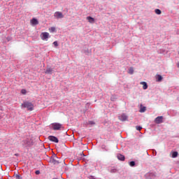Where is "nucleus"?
<instances>
[{
	"instance_id": "39448f33",
	"label": "nucleus",
	"mask_w": 179,
	"mask_h": 179,
	"mask_svg": "<svg viewBox=\"0 0 179 179\" xmlns=\"http://www.w3.org/2000/svg\"><path fill=\"white\" fill-rule=\"evenodd\" d=\"M41 37L42 40H45L47 41V40L50 38V34L48 32H43L41 34Z\"/></svg>"
},
{
	"instance_id": "6e6552de",
	"label": "nucleus",
	"mask_w": 179,
	"mask_h": 179,
	"mask_svg": "<svg viewBox=\"0 0 179 179\" xmlns=\"http://www.w3.org/2000/svg\"><path fill=\"white\" fill-rule=\"evenodd\" d=\"M48 139H49V141H51L52 142H55V143H58L59 142L58 138L54 136H49L48 137Z\"/></svg>"
},
{
	"instance_id": "bb28decb",
	"label": "nucleus",
	"mask_w": 179,
	"mask_h": 179,
	"mask_svg": "<svg viewBox=\"0 0 179 179\" xmlns=\"http://www.w3.org/2000/svg\"><path fill=\"white\" fill-rule=\"evenodd\" d=\"M21 93L22 94H26V90H22Z\"/></svg>"
},
{
	"instance_id": "a878e982",
	"label": "nucleus",
	"mask_w": 179,
	"mask_h": 179,
	"mask_svg": "<svg viewBox=\"0 0 179 179\" xmlns=\"http://www.w3.org/2000/svg\"><path fill=\"white\" fill-rule=\"evenodd\" d=\"M88 124H89L90 125H94V122H93V121H90V122H88Z\"/></svg>"
},
{
	"instance_id": "ddd939ff",
	"label": "nucleus",
	"mask_w": 179,
	"mask_h": 179,
	"mask_svg": "<svg viewBox=\"0 0 179 179\" xmlns=\"http://www.w3.org/2000/svg\"><path fill=\"white\" fill-rule=\"evenodd\" d=\"M52 163H54L55 164H59V161L58 160V157H54L52 159Z\"/></svg>"
},
{
	"instance_id": "20e7f679",
	"label": "nucleus",
	"mask_w": 179,
	"mask_h": 179,
	"mask_svg": "<svg viewBox=\"0 0 179 179\" xmlns=\"http://www.w3.org/2000/svg\"><path fill=\"white\" fill-rule=\"evenodd\" d=\"M145 178L147 179H156V174L153 173H148L145 175Z\"/></svg>"
},
{
	"instance_id": "b1692460",
	"label": "nucleus",
	"mask_w": 179,
	"mask_h": 179,
	"mask_svg": "<svg viewBox=\"0 0 179 179\" xmlns=\"http://www.w3.org/2000/svg\"><path fill=\"white\" fill-rule=\"evenodd\" d=\"M136 129L137 131H141V129H142V127H141V126H136Z\"/></svg>"
},
{
	"instance_id": "5701e85b",
	"label": "nucleus",
	"mask_w": 179,
	"mask_h": 179,
	"mask_svg": "<svg viewBox=\"0 0 179 179\" xmlns=\"http://www.w3.org/2000/svg\"><path fill=\"white\" fill-rule=\"evenodd\" d=\"M135 162H134V161H131V162H129V166H131V167H135Z\"/></svg>"
},
{
	"instance_id": "9d476101",
	"label": "nucleus",
	"mask_w": 179,
	"mask_h": 179,
	"mask_svg": "<svg viewBox=\"0 0 179 179\" xmlns=\"http://www.w3.org/2000/svg\"><path fill=\"white\" fill-rule=\"evenodd\" d=\"M155 124H162L163 122V116H158L155 120Z\"/></svg>"
},
{
	"instance_id": "0eeeda50",
	"label": "nucleus",
	"mask_w": 179,
	"mask_h": 179,
	"mask_svg": "<svg viewBox=\"0 0 179 179\" xmlns=\"http://www.w3.org/2000/svg\"><path fill=\"white\" fill-rule=\"evenodd\" d=\"M118 119L120 121H127V120H128V116H127V115H125L124 113H122L121 115H119Z\"/></svg>"
},
{
	"instance_id": "393cba45",
	"label": "nucleus",
	"mask_w": 179,
	"mask_h": 179,
	"mask_svg": "<svg viewBox=\"0 0 179 179\" xmlns=\"http://www.w3.org/2000/svg\"><path fill=\"white\" fill-rule=\"evenodd\" d=\"M53 45H55V47H58V42L55 41V42L53 43Z\"/></svg>"
},
{
	"instance_id": "2f4dec72",
	"label": "nucleus",
	"mask_w": 179,
	"mask_h": 179,
	"mask_svg": "<svg viewBox=\"0 0 179 179\" xmlns=\"http://www.w3.org/2000/svg\"><path fill=\"white\" fill-rule=\"evenodd\" d=\"M177 65H178V68H179V63Z\"/></svg>"
},
{
	"instance_id": "4be33fe9",
	"label": "nucleus",
	"mask_w": 179,
	"mask_h": 179,
	"mask_svg": "<svg viewBox=\"0 0 179 179\" xmlns=\"http://www.w3.org/2000/svg\"><path fill=\"white\" fill-rule=\"evenodd\" d=\"M49 31H50V33H54V31H55V27H52L49 28Z\"/></svg>"
},
{
	"instance_id": "f3484780",
	"label": "nucleus",
	"mask_w": 179,
	"mask_h": 179,
	"mask_svg": "<svg viewBox=\"0 0 179 179\" xmlns=\"http://www.w3.org/2000/svg\"><path fill=\"white\" fill-rule=\"evenodd\" d=\"M134 67H129L128 70V73L129 75H134Z\"/></svg>"
},
{
	"instance_id": "9b49d317",
	"label": "nucleus",
	"mask_w": 179,
	"mask_h": 179,
	"mask_svg": "<svg viewBox=\"0 0 179 179\" xmlns=\"http://www.w3.org/2000/svg\"><path fill=\"white\" fill-rule=\"evenodd\" d=\"M117 157L118 160H121V162H124V160H125V157L121 154H117Z\"/></svg>"
},
{
	"instance_id": "a211bd4d",
	"label": "nucleus",
	"mask_w": 179,
	"mask_h": 179,
	"mask_svg": "<svg viewBox=\"0 0 179 179\" xmlns=\"http://www.w3.org/2000/svg\"><path fill=\"white\" fill-rule=\"evenodd\" d=\"M156 79L157 82H162V80H163V77L160 75H157Z\"/></svg>"
},
{
	"instance_id": "c756f323",
	"label": "nucleus",
	"mask_w": 179,
	"mask_h": 179,
	"mask_svg": "<svg viewBox=\"0 0 179 179\" xmlns=\"http://www.w3.org/2000/svg\"><path fill=\"white\" fill-rule=\"evenodd\" d=\"M7 41H10V38L8 37L7 38Z\"/></svg>"
},
{
	"instance_id": "7ed1b4c3",
	"label": "nucleus",
	"mask_w": 179,
	"mask_h": 179,
	"mask_svg": "<svg viewBox=\"0 0 179 179\" xmlns=\"http://www.w3.org/2000/svg\"><path fill=\"white\" fill-rule=\"evenodd\" d=\"M51 127L55 131H59V129L62 128V124L59 123H52Z\"/></svg>"
},
{
	"instance_id": "6ab92c4d",
	"label": "nucleus",
	"mask_w": 179,
	"mask_h": 179,
	"mask_svg": "<svg viewBox=\"0 0 179 179\" xmlns=\"http://www.w3.org/2000/svg\"><path fill=\"white\" fill-rule=\"evenodd\" d=\"M110 173H117V171H118V170L115 168H111L110 170H109Z\"/></svg>"
},
{
	"instance_id": "f8f14e48",
	"label": "nucleus",
	"mask_w": 179,
	"mask_h": 179,
	"mask_svg": "<svg viewBox=\"0 0 179 179\" xmlns=\"http://www.w3.org/2000/svg\"><path fill=\"white\" fill-rule=\"evenodd\" d=\"M87 20H88L89 23H91L92 24H93V23L95 22L94 18L90 16L87 17Z\"/></svg>"
},
{
	"instance_id": "aec40b11",
	"label": "nucleus",
	"mask_w": 179,
	"mask_h": 179,
	"mask_svg": "<svg viewBox=\"0 0 179 179\" xmlns=\"http://www.w3.org/2000/svg\"><path fill=\"white\" fill-rule=\"evenodd\" d=\"M177 156H178V152H172V157L173 159H176V157H177Z\"/></svg>"
},
{
	"instance_id": "412c9836",
	"label": "nucleus",
	"mask_w": 179,
	"mask_h": 179,
	"mask_svg": "<svg viewBox=\"0 0 179 179\" xmlns=\"http://www.w3.org/2000/svg\"><path fill=\"white\" fill-rule=\"evenodd\" d=\"M155 13L157 15H162V10L160 9H155Z\"/></svg>"
},
{
	"instance_id": "f257e3e1",
	"label": "nucleus",
	"mask_w": 179,
	"mask_h": 179,
	"mask_svg": "<svg viewBox=\"0 0 179 179\" xmlns=\"http://www.w3.org/2000/svg\"><path fill=\"white\" fill-rule=\"evenodd\" d=\"M22 108H27L29 111H33L34 110V105L31 102L24 101L21 105Z\"/></svg>"
},
{
	"instance_id": "f03ea898",
	"label": "nucleus",
	"mask_w": 179,
	"mask_h": 179,
	"mask_svg": "<svg viewBox=\"0 0 179 179\" xmlns=\"http://www.w3.org/2000/svg\"><path fill=\"white\" fill-rule=\"evenodd\" d=\"M33 145V141L30 140V138H26L22 141V145L24 148H27V146H31Z\"/></svg>"
},
{
	"instance_id": "7c9ffc66",
	"label": "nucleus",
	"mask_w": 179,
	"mask_h": 179,
	"mask_svg": "<svg viewBox=\"0 0 179 179\" xmlns=\"http://www.w3.org/2000/svg\"><path fill=\"white\" fill-rule=\"evenodd\" d=\"M90 179H96V178H94V177H93V176H91V177L90 178Z\"/></svg>"
},
{
	"instance_id": "4468645a",
	"label": "nucleus",
	"mask_w": 179,
	"mask_h": 179,
	"mask_svg": "<svg viewBox=\"0 0 179 179\" xmlns=\"http://www.w3.org/2000/svg\"><path fill=\"white\" fill-rule=\"evenodd\" d=\"M31 24H34V26H36L38 24V20H37V19H36V18H33L31 20Z\"/></svg>"
},
{
	"instance_id": "423d86ee",
	"label": "nucleus",
	"mask_w": 179,
	"mask_h": 179,
	"mask_svg": "<svg viewBox=\"0 0 179 179\" xmlns=\"http://www.w3.org/2000/svg\"><path fill=\"white\" fill-rule=\"evenodd\" d=\"M54 16L56 19H62V18H64V14H62L59 11L55 12V14H54Z\"/></svg>"
},
{
	"instance_id": "2eb2a0df",
	"label": "nucleus",
	"mask_w": 179,
	"mask_h": 179,
	"mask_svg": "<svg viewBox=\"0 0 179 179\" xmlns=\"http://www.w3.org/2000/svg\"><path fill=\"white\" fill-rule=\"evenodd\" d=\"M140 85H143V89L144 90H146V89H148V83H146V82H141Z\"/></svg>"
},
{
	"instance_id": "cd10ccee",
	"label": "nucleus",
	"mask_w": 179,
	"mask_h": 179,
	"mask_svg": "<svg viewBox=\"0 0 179 179\" xmlns=\"http://www.w3.org/2000/svg\"><path fill=\"white\" fill-rule=\"evenodd\" d=\"M35 174H36L37 176H38V174H40V171H36Z\"/></svg>"
},
{
	"instance_id": "c85d7f7f",
	"label": "nucleus",
	"mask_w": 179,
	"mask_h": 179,
	"mask_svg": "<svg viewBox=\"0 0 179 179\" xmlns=\"http://www.w3.org/2000/svg\"><path fill=\"white\" fill-rule=\"evenodd\" d=\"M110 99H111L112 101H115V98H114V96H111Z\"/></svg>"
},
{
	"instance_id": "dca6fc26",
	"label": "nucleus",
	"mask_w": 179,
	"mask_h": 179,
	"mask_svg": "<svg viewBox=\"0 0 179 179\" xmlns=\"http://www.w3.org/2000/svg\"><path fill=\"white\" fill-rule=\"evenodd\" d=\"M146 111V107L143 106V105H140V113H145Z\"/></svg>"
},
{
	"instance_id": "1a4fd4ad",
	"label": "nucleus",
	"mask_w": 179,
	"mask_h": 179,
	"mask_svg": "<svg viewBox=\"0 0 179 179\" xmlns=\"http://www.w3.org/2000/svg\"><path fill=\"white\" fill-rule=\"evenodd\" d=\"M45 73H46L47 75H52V73H54V69L51 67H48L46 69V71H45Z\"/></svg>"
}]
</instances>
